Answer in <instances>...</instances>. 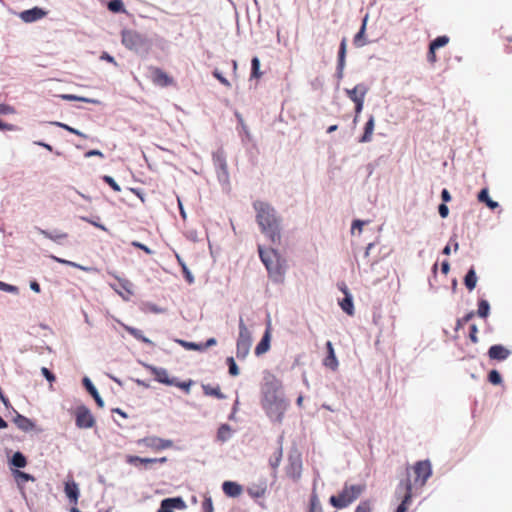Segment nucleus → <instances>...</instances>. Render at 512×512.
I'll use <instances>...</instances> for the list:
<instances>
[{
    "instance_id": "1",
    "label": "nucleus",
    "mask_w": 512,
    "mask_h": 512,
    "mask_svg": "<svg viewBox=\"0 0 512 512\" xmlns=\"http://www.w3.org/2000/svg\"><path fill=\"white\" fill-rule=\"evenodd\" d=\"M262 406L274 422L283 421L287 409L285 389L282 382L270 372H265L261 386Z\"/></svg>"
},
{
    "instance_id": "2",
    "label": "nucleus",
    "mask_w": 512,
    "mask_h": 512,
    "mask_svg": "<svg viewBox=\"0 0 512 512\" xmlns=\"http://www.w3.org/2000/svg\"><path fill=\"white\" fill-rule=\"evenodd\" d=\"M253 207L256 211V221L271 243L280 241V221L275 209L266 202L255 201Z\"/></svg>"
},
{
    "instance_id": "3",
    "label": "nucleus",
    "mask_w": 512,
    "mask_h": 512,
    "mask_svg": "<svg viewBox=\"0 0 512 512\" xmlns=\"http://www.w3.org/2000/svg\"><path fill=\"white\" fill-rule=\"evenodd\" d=\"M121 42L125 48L140 56H146L152 47V42L145 34L132 29L122 30Z\"/></svg>"
},
{
    "instance_id": "4",
    "label": "nucleus",
    "mask_w": 512,
    "mask_h": 512,
    "mask_svg": "<svg viewBox=\"0 0 512 512\" xmlns=\"http://www.w3.org/2000/svg\"><path fill=\"white\" fill-rule=\"evenodd\" d=\"M259 256L265 265L269 277L276 283H283L286 274L285 261H281L277 252L272 249L270 252H265L261 246L258 247Z\"/></svg>"
},
{
    "instance_id": "5",
    "label": "nucleus",
    "mask_w": 512,
    "mask_h": 512,
    "mask_svg": "<svg viewBox=\"0 0 512 512\" xmlns=\"http://www.w3.org/2000/svg\"><path fill=\"white\" fill-rule=\"evenodd\" d=\"M365 488L364 484L345 483L337 495H332L329 498V503L336 509L346 508L361 496Z\"/></svg>"
},
{
    "instance_id": "6",
    "label": "nucleus",
    "mask_w": 512,
    "mask_h": 512,
    "mask_svg": "<svg viewBox=\"0 0 512 512\" xmlns=\"http://www.w3.org/2000/svg\"><path fill=\"white\" fill-rule=\"evenodd\" d=\"M252 344V335L245 322H239V336L236 343V356L245 359L249 354Z\"/></svg>"
},
{
    "instance_id": "7",
    "label": "nucleus",
    "mask_w": 512,
    "mask_h": 512,
    "mask_svg": "<svg viewBox=\"0 0 512 512\" xmlns=\"http://www.w3.org/2000/svg\"><path fill=\"white\" fill-rule=\"evenodd\" d=\"M213 162L216 168L217 178L220 184H229V172L225 154L219 150L213 154Z\"/></svg>"
},
{
    "instance_id": "8",
    "label": "nucleus",
    "mask_w": 512,
    "mask_h": 512,
    "mask_svg": "<svg viewBox=\"0 0 512 512\" xmlns=\"http://www.w3.org/2000/svg\"><path fill=\"white\" fill-rule=\"evenodd\" d=\"M413 471L415 479L412 486L414 485L415 487L422 488L432 474L431 464L428 460L418 461L413 466Z\"/></svg>"
},
{
    "instance_id": "9",
    "label": "nucleus",
    "mask_w": 512,
    "mask_h": 512,
    "mask_svg": "<svg viewBox=\"0 0 512 512\" xmlns=\"http://www.w3.org/2000/svg\"><path fill=\"white\" fill-rule=\"evenodd\" d=\"M75 424L80 429H89L94 426L95 419L91 411L85 405H80L76 408Z\"/></svg>"
},
{
    "instance_id": "10",
    "label": "nucleus",
    "mask_w": 512,
    "mask_h": 512,
    "mask_svg": "<svg viewBox=\"0 0 512 512\" xmlns=\"http://www.w3.org/2000/svg\"><path fill=\"white\" fill-rule=\"evenodd\" d=\"M137 444L160 451L167 448H171L173 446V441L170 439H163L157 436H148L139 439L137 441Z\"/></svg>"
},
{
    "instance_id": "11",
    "label": "nucleus",
    "mask_w": 512,
    "mask_h": 512,
    "mask_svg": "<svg viewBox=\"0 0 512 512\" xmlns=\"http://www.w3.org/2000/svg\"><path fill=\"white\" fill-rule=\"evenodd\" d=\"M187 507L182 497H169L160 502L157 512H174V509L184 510Z\"/></svg>"
},
{
    "instance_id": "12",
    "label": "nucleus",
    "mask_w": 512,
    "mask_h": 512,
    "mask_svg": "<svg viewBox=\"0 0 512 512\" xmlns=\"http://www.w3.org/2000/svg\"><path fill=\"white\" fill-rule=\"evenodd\" d=\"M20 19L25 23H33L47 15V11L40 7H33L31 9L24 10L19 14Z\"/></svg>"
},
{
    "instance_id": "13",
    "label": "nucleus",
    "mask_w": 512,
    "mask_h": 512,
    "mask_svg": "<svg viewBox=\"0 0 512 512\" xmlns=\"http://www.w3.org/2000/svg\"><path fill=\"white\" fill-rule=\"evenodd\" d=\"M11 410L15 414L12 421L17 426V428L19 430L27 433V432L33 431L36 428V424L33 420L20 414L14 408Z\"/></svg>"
},
{
    "instance_id": "14",
    "label": "nucleus",
    "mask_w": 512,
    "mask_h": 512,
    "mask_svg": "<svg viewBox=\"0 0 512 512\" xmlns=\"http://www.w3.org/2000/svg\"><path fill=\"white\" fill-rule=\"evenodd\" d=\"M145 367L151 371V373L155 376V380L157 382L168 386H172V384H175V378H170L165 368L156 367L148 364L145 365Z\"/></svg>"
},
{
    "instance_id": "15",
    "label": "nucleus",
    "mask_w": 512,
    "mask_h": 512,
    "mask_svg": "<svg viewBox=\"0 0 512 512\" xmlns=\"http://www.w3.org/2000/svg\"><path fill=\"white\" fill-rule=\"evenodd\" d=\"M401 488H403L404 490V496L396 512H406L412 499V483L410 482V480H407L404 484H401L399 486V489Z\"/></svg>"
},
{
    "instance_id": "16",
    "label": "nucleus",
    "mask_w": 512,
    "mask_h": 512,
    "mask_svg": "<svg viewBox=\"0 0 512 512\" xmlns=\"http://www.w3.org/2000/svg\"><path fill=\"white\" fill-rule=\"evenodd\" d=\"M82 384L86 391L92 396V398L95 400L98 407L103 408L104 407V400L100 396L97 388L92 383L91 379L87 376L83 377Z\"/></svg>"
},
{
    "instance_id": "17",
    "label": "nucleus",
    "mask_w": 512,
    "mask_h": 512,
    "mask_svg": "<svg viewBox=\"0 0 512 512\" xmlns=\"http://www.w3.org/2000/svg\"><path fill=\"white\" fill-rule=\"evenodd\" d=\"M326 348H327V356L323 359V365L326 368L331 369L332 371H336L339 363L336 358L335 351H334L331 341H327Z\"/></svg>"
},
{
    "instance_id": "18",
    "label": "nucleus",
    "mask_w": 512,
    "mask_h": 512,
    "mask_svg": "<svg viewBox=\"0 0 512 512\" xmlns=\"http://www.w3.org/2000/svg\"><path fill=\"white\" fill-rule=\"evenodd\" d=\"M270 325H271V322H267V327L264 332V335L262 336L259 343L256 345L255 354L257 356H260V355L266 353L270 348V340H271Z\"/></svg>"
},
{
    "instance_id": "19",
    "label": "nucleus",
    "mask_w": 512,
    "mask_h": 512,
    "mask_svg": "<svg viewBox=\"0 0 512 512\" xmlns=\"http://www.w3.org/2000/svg\"><path fill=\"white\" fill-rule=\"evenodd\" d=\"M511 354L510 350L502 345H493L488 350V356L492 360L503 361Z\"/></svg>"
},
{
    "instance_id": "20",
    "label": "nucleus",
    "mask_w": 512,
    "mask_h": 512,
    "mask_svg": "<svg viewBox=\"0 0 512 512\" xmlns=\"http://www.w3.org/2000/svg\"><path fill=\"white\" fill-rule=\"evenodd\" d=\"M368 88L364 84H358L352 89H346V94L354 103L360 100H365Z\"/></svg>"
},
{
    "instance_id": "21",
    "label": "nucleus",
    "mask_w": 512,
    "mask_h": 512,
    "mask_svg": "<svg viewBox=\"0 0 512 512\" xmlns=\"http://www.w3.org/2000/svg\"><path fill=\"white\" fill-rule=\"evenodd\" d=\"M116 280L118 281V286L127 293V297L124 296V294L122 293V291H120L118 289V287L115 285V284H111V287L119 294L121 295L124 299H128L129 296H131L133 294V291H132V288H133V284L131 281H129L128 279L126 278H120L118 276H115Z\"/></svg>"
},
{
    "instance_id": "22",
    "label": "nucleus",
    "mask_w": 512,
    "mask_h": 512,
    "mask_svg": "<svg viewBox=\"0 0 512 512\" xmlns=\"http://www.w3.org/2000/svg\"><path fill=\"white\" fill-rule=\"evenodd\" d=\"M222 490L228 497L236 498L242 493V486L234 481H224Z\"/></svg>"
},
{
    "instance_id": "23",
    "label": "nucleus",
    "mask_w": 512,
    "mask_h": 512,
    "mask_svg": "<svg viewBox=\"0 0 512 512\" xmlns=\"http://www.w3.org/2000/svg\"><path fill=\"white\" fill-rule=\"evenodd\" d=\"M27 463V458L21 451L14 452L8 460L9 466L16 468L15 470L25 468Z\"/></svg>"
},
{
    "instance_id": "24",
    "label": "nucleus",
    "mask_w": 512,
    "mask_h": 512,
    "mask_svg": "<svg viewBox=\"0 0 512 512\" xmlns=\"http://www.w3.org/2000/svg\"><path fill=\"white\" fill-rule=\"evenodd\" d=\"M64 492L71 503L76 504L78 502L80 491L76 482H66Z\"/></svg>"
},
{
    "instance_id": "25",
    "label": "nucleus",
    "mask_w": 512,
    "mask_h": 512,
    "mask_svg": "<svg viewBox=\"0 0 512 512\" xmlns=\"http://www.w3.org/2000/svg\"><path fill=\"white\" fill-rule=\"evenodd\" d=\"M341 291L345 294L344 299L340 302V306L343 311H345L348 315H353V302L352 297L349 295L347 287L344 283L340 286Z\"/></svg>"
},
{
    "instance_id": "26",
    "label": "nucleus",
    "mask_w": 512,
    "mask_h": 512,
    "mask_svg": "<svg viewBox=\"0 0 512 512\" xmlns=\"http://www.w3.org/2000/svg\"><path fill=\"white\" fill-rule=\"evenodd\" d=\"M37 230L45 238L50 239L58 244H61V241L68 236L67 233L61 232L59 230L48 231L41 228H37Z\"/></svg>"
},
{
    "instance_id": "27",
    "label": "nucleus",
    "mask_w": 512,
    "mask_h": 512,
    "mask_svg": "<svg viewBox=\"0 0 512 512\" xmlns=\"http://www.w3.org/2000/svg\"><path fill=\"white\" fill-rule=\"evenodd\" d=\"M374 127H375V119H374V116L371 115L364 126V133L361 136V138L359 139L360 143H368L372 140Z\"/></svg>"
},
{
    "instance_id": "28",
    "label": "nucleus",
    "mask_w": 512,
    "mask_h": 512,
    "mask_svg": "<svg viewBox=\"0 0 512 512\" xmlns=\"http://www.w3.org/2000/svg\"><path fill=\"white\" fill-rule=\"evenodd\" d=\"M119 323L121 324L122 328L125 331H127L130 335H132L135 339H137V340H139V341H141L143 343H146V344H148L150 346L154 345L153 342L149 338H147V337H145L143 335V333H142V331L140 329L134 328L132 326L125 325L122 322H119Z\"/></svg>"
},
{
    "instance_id": "29",
    "label": "nucleus",
    "mask_w": 512,
    "mask_h": 512,
    "mask_svg": "<svg viewBox=\"0 0 512 512\" xmlns=\"http://www.w3.org/2000/svg\"><path fill=\"white\" fill-rule=\"evenodd\" d=\"M346 47H347V41L346 38H343L338 52V64H337V71L338 76L341 78L343 74V70L345 67V58H346Z\"/></svg>"
},
{
    "instance_id": "30",
    "label": "nucleus",
    "mask_w": 512,
    "mask_h": 512,
    "mask_svg": "<svg viewBox=\"0 0 512 512\" xmlns=\"http://www.w3.org/2000/svg\"><path fill=\"white\" fill-rule=\"evenodd\" d=\"M153 461H154L153 458H142V457L134 456V455H128L126 457L127 463L134 465V466L144 465L146 469L152 468Z\"/></svg>"
},
{
    "instance_id": "31",
    "label": "nucleus",
    "mask_w": 512,
    "mask_h": 512,
    "mask_svg": "<svg viewBox=\"0 0 512 512\" xmlns=\"http://www.w3.org/2000/svg\"><path fill=\"white\" fill-rule=\"evenodd\" d=\"M283 440H284V432H282V434L278 438V442L280 444L279 448L275 452L274 456H272L270 458V460H269L270 466L273 469L277 468L279 466V464H280V461H281V458H282V453H283V448H282Z\"/></svg>"
},
{
    "instance_id": "32",
    "label": "nucleus",
    "mask_w": 512,
    "mask_h": 512,
    "mask_svg": "<svg viewBox=\"0 0 512 512\" xmlns=\"http://www.w3.org/2000/svg\"><path fill=\"white\" fill-rule=\"evenodd\" d=\"M202 389L203 393L207 396H214L221 400L226 398V396L221 392L219 386L213 387L210 384H203Z\"/></svg>"
},
{
    "instance_id": "33",
    "label": "nucleus",
    "mask_w": 512,
    "mask_h": 512,
    "mask_svg": "<svg viewBox=\"0 0 512 512\" xmlns=\"http://www.w3.org/2000/svg\"><path fill=\"white\" fill-rule=\"evenodd\" d=\"M367 20H368V16L366 15L363 19L362 26H361L359 32L354 37V45L357 47H362L367 43L364 39Z\"/></svg>"
},
{
    "instance_id": "34",
    "label": "nucleus",
    "mask_w": 512,
    "mask_h": 512,
    "mask_svg": "<svg viewBox=\"0 0 512 512\" xmlns=\"http://www.w3.org/2000/svg\"><path fill=\"white\" fill-rule=\"evenodd\" d=\"M464 284L469 291H472L476 287L477 276H476L475 269L473 267H471L468 270V272L464 278Z\"/></svg>"
},
{
    "instance_id": "35",
    "label": "nucleus",
    "mask_w": 512,
    "mask_h": 512,
    "mask_svg": "<svg viewBox=\"0 0 512 512\" xmlns=\"http://www.w3.org/2000/svg\"><path fill=\"white\" fill-rule=\"evenodd\" d=\"M154 81L161 86H168L172 83V79L161 69L155 70Z\"/></svg>"
},
{
    "instance_id": "36",
    "label": "nucleus",
    "mask_w": 512,
    "mask_h": 512,
    "mask_svg": "<svg viewBox=\"0 0 512 512\" xmlns=\"http://www.w3.org/2000/svg\"><path fill=\"white\" fill-rule=\"evenodd\" d=\"M12 474H13L14 478L16 479L17 484L19 486L21 483H24V482H29V481L34 482L35 481V477L32 474H29V473H26V472H23L20 470H12Z\"/></svg>"
},
{
    "instance_id": "37",
    "label": "nucleus",
    "mask_w": 512,
    "mask_h": 512,
    "mask_svg": "<svg viewBox=\"0 0 512 512\" xmlns=\"http://www.w3.org/2000/svg\"><path fill=\"white\" fill-rule=\"evenodd\" d=\"M231 438V427L228 424H222L217 431V440L224 443Z\"/></svg>"
},
{
    "instance_id": "38",
    "label": "nucleus",
    "mask_w": 512,
    "mask_h": 512,
    "mask_svg": "<svg viewBox=\"0 0 512 512\" xmlns=\"http://www.w3.org/2000/svg\"><path fill=\"white\" fill-rule=\"evenodd\" d=\"M478 200L480 202L485 203L489 208L495 209L498 207V203L496 201H493L489 197L488 189L484 188L482 189L478 194Z\"/></svg>"
},
{
    "instance_id": "39",
    "label": "nucleus",
    "mask_w": 512,
    "mask_h": 512,
    "mask_svg": "<svg viewBox=\"0 0 512 512\" xmlns=\"http://www.w3.org/2000/svg\"><path fill=\"white\" fill-rule=\"evenodd\" d=\"M302 470V463L300 457L293 459L290 463V477L297 479L300 477Z\"/></svg>"
},
{
    "instance_id": "40",
    "label": "nucleus",
    "mask_w": 512,
    "mask_h": 512,
    "mask_svg": "<svg viewBox=\"0 0 512 512\" xmlns=\"http://www.w3.org/2000/svg\"><path fill=\"white\" fill-rule=\"evenodd\" d=\"M107 8L112 13H125L126 9L122 0H111L107 4Z\"/></svg>"
},
{
    "instance_id": "41",
    "label": "nucleus",
    "mask_w": 512,
    "mask_h": 512,
    "mask_svg": "<svg viewBox=\"0 0 512 512\" xmlns=\"http://www.w3.org/2000/svg\"><path fill=\"white\" fill-rule=\"evenodd\" d=\"M60 97L63 100H67V101H81V102L92 103V104H98L99 103V101L96 100V99L76 96V95H73V94H62V95H60Z\"/></svg>"
},
{
    "instance_id": "42",
    "label": "nucleus",
    "mask_w": 512,
    "mask_h": 512,
    "mask_svg": "<svg viewBox=\"0 0 512 512\" xmlns=\"http://www.w3.org/2000/svg\"><path fill=\"white\" fill-rule=\"evenodd\" d=\"M490 305L487 300L480 299L478 302L477 315L480 318H486L489 315Z\"/></svg>"
},
{
    "instance_id": "43",
    "label": "nucleus",
    "mask_w": 512,
    "mask_h": 512,
    "mask_svg": "<svg viewBox=\"0 0 512 512\" xmlns=\"http://www.w3.org/2000/svg\"><path fill=\"white\" fill-rule=\"evenodd\" d=\"M52 260L58 262V263H61V264H64V265H68V266H71V267H75V268H78V269H81V270H84V271H88L89 268L87 267H84L76 262H73V261H70V260H66V259H63V258H59L55 255H50L49 256Z\"/></svg>"
},
{
    "instance_id": "44",
    "label": "nucleus",
    "mask_w": 512,
    "mask_h": 512,
    "mask_svg": "<svg viewBox=\"0 0 512 512\" xmlns=\"http://www.w3.org/2000/svg\"><path fill=\"white\" fill-rule=\"evenodd\" d=\"M262 73L260 72V60L257 56H254L251 60V78H260Z\"/></svg>"
},
{
    "instance_id": "45",
    "label": "nucleus",
    "mask_w": 512,
    "mask_h": 512,
    "mask_svg": "<svg viewBox=\"0 0 512 512\" xmlns=\"http://www.w3.org/2000/svg\"><path fill=\"white\" fill-rule=\"evenodd\" d=\"M226 364L228 366V372L231 376L236 377L239 375V367L232 356L227 357Z\"/></svg>"
},
{
    "instance_id": "46",
    "label": "nucleus",
    "mask_w": 512,
    "mask_h": 512,
    "mask_svg": "<svg viewBox=\"0 0 512 512\" xmlns=\"http://www.w3.org/2000/svg\"><path fill=\"white\" fill-rule=\"evenodd\" d=\"M176 343L181 345L186 350H194V351H200V344L196 342H190L183 339H175Z\"/></svg>"
},
{
    "instance_id": "47",
    "label": "nucleus",
    "mask_w": 512,
    "mask_h": 512,
    "mask_svg": "<svg viewBox=\"0 0 512 512\" xmlns=\"http://www.w3.org/2000/svg\"><path fill=\"white\" fill-rule=\"evenodd\" d=\"M53 125L55 126H58V127H61L63 129H65L66 131L70 132V133H73L75 135H78L80 137H83V138H87V135H85L84 133H82L80 130L78 129H75L65 123H62V122H52Z\"/></svg>"
},
{
    "instance_id": "48",
    "label": "nucleus",
    "mask_w": 512,
    "mask_h": 512,
    "mask_svg": "<svg viewBox=\"0 0 512 512\" xmlns=\"http://www.w3.org/2000/svg\"><path fill=\"white\" fill-rule=\"evenodd\" d=\"M448 42H449V37L439 36L430 43V46H432V49H438L440 47H444L445 45H447Z\"/></svg>"
},
{
    "instance_id": "49",
    "label": "nucleus",
    "mask_w": 512,
    "mask_h": 512,
    "mask_svg": "<svg viewBox=\"0 0 512 512\" xmlns=\"http://www.w3.org/2000/svg\"><path fill=\"white\" fill-rule=\"evenodd\" d=\"M265 487H250L248 488V494L253 498L263 497L265 494Z\"/></svg>"
},
{
    "instance_id": "50",
    "label": "nucleus",
    "mask_w": 512,
    "mask_h": 512,
    "mask_svg": "<svg viewBox=\"0 0 512 512\" xmlns=\"http://www.w3.org/2000/svg\"><path fill=\"white\" fill-rule=\"evenodd\" d=\"M95 219L93 218H89V217H86V216H81L80 219L85 221V222H88L90 224H92L93 226L103 230V231H108V229L106 228V226H104L103 224H101L100 222H98L97 220H99V216H96Z\"/></svg>"
},
{
    "instance_id": "51",
    "label": "nucleus",
    "mask_w": 512,
    "mask_h": 512,
    "mask_svg": "<svg viewBox=\"0 0 512 512\" xmlns=\"http://www.w3.org/2000/svg\"><path fill=\"white\" fill-rule=\"evenodd\" d=\"M102 180L108 184L115 192H120L121 188L118 185V183L115 181V179L109 175H104L102 177Z\"/></svg>"
},
{
    "instance_id": "52",
    "label": "nucleus",
    "mask_w": 512,
    "mask_h": 512,
    "mask_svg": "<svg viewBox=\"0 0 512 512\" xmlns=\"http://www.w3.org/2000/svg\"><path fill=\"white\" fill-rule=\"evenodd\" d=\"M488 380L493 385H499L502 382L501 375L496 370H491L488 374Z\"/></svg>"
},
{
    "instance_id": "53",
    "label": "nucleus",
    "mask_w": 512,
    "mask_h": 512,
    "mask_svg": "<svg viewBox=\"0 0 512 512\" xmlns=\"http://www.w3.org/2000/svg\"><path fill=\"white\" fill-rule=\"evenodd\" d=\"M193 384L192 380L179 382L177 378H175V384H172V386H176L182 390H184L186 393L190 392V387Z\"/></svg>"
},
{
    "instance_id": "54",
    "label": "nucleus",
    "mask_w": 512,
    "mask_h": 512,
    "mask_svg": "<svg viewBox=\"0 0 512 512\" xmlns=\"http://www.w3.org/2000/svg\"><path fill=\"white\" fill-rule=\"evenodd\" d=\"M0 290L8 292V293H12V294H17L18 291H19L17 286H14V285H11V284H7V283L2 282V281H0Z\"/></svg>"
},
{
    "instance_id": "55",
    "label": "nucleus",
    "mask_w": 512,
    "mask_h": 512,
    "mask_svg": "<svg viewBox=\"0 0 512 512\" xmlns=\"http://www.w3.org/2000/svg\"><path fill=\"white\" fill-rule=\"evenodd\" d=\"M203 512H214L213 501L211 497H205L202 502Z\"/></svg>"
},
{
    "instance_id": "56",
    "label": "nucleus",
    "mask_w": 512,
    "mask_h": 512,
    "mask_svg": "<svg viewBox=\"0 0 512 512\" xmlns=\"http://www.w3.org/2000/svg\"><path fill=\"white\" fill-rule=\"evenodd\" d=\"M41 374L43 375V377L50 383L54 382L56 377L55 375L53 374L52 371H50L48 368L46 367H42L41 368Z\"/></svg>"
},
{
    "instance_id": "57",
    "label": "nucleus",
    "mask_w": 512,
    "mask_h": 512,
    "mask_svg": "<svg viewBox=\"0 0 512 512\" xmlns=\"http://www.w3.org/2000/svg\"><path fill=\"white\" fill-rule=\"evenodd\" d=\"M200 344V352H203L205 351L207 348H210L212 346H215L217 344V340L216 338L214 337H211L209 339L206 340V342L204 343H199Z\"/></svg>"
},
{
    "instance_id": "58",
    "label": "nucleus",
    "mask_w": 512,
    "mask_h": 512,
    "mask_svg": "<svg viewBox=\"0 0 512 512\" xmlns=\"http://www.w3.org/2000/svg\"><path fill=\"white\" fill-rule=\"evenodd\" d=\"M131 245L133 247H135V248L143 250L148 255H152L153 254V251L148 246H146L145 244H143V243H141L139 241H132Z\"/></svg>"
},
{
    "instance_id": "59",
    "label": "nucleus",
    "mask_w": 512,
    "mask_h": 512,
    "mask_svg": "<svg viewBox=\"0 0 512 512\" xmlns=\"http://www.w3.org/2000/svg\"><path fill=\"white\" fill-rule=\"evenodd\" d=\"M355 512H371V504L369 501H362L355 509Z\"/></svg>"
},
{
    "instance_id": "60",
    "label": "nucleus",
    "mask_w": 512,
    "mask_h": 512,
    "mask_svg": "<svg viewBox=\"0 0 512 512\" xmlns=\"http://www.w3.org/2000/svg\"><path fill=\"white\" fill-rule=\"evenodd\" d=\"M182 272H183L184 277L188 283H190V284L194 283V276L186 264H183Z\"/></svg>"
},
{
    "instance_id": "61",
    "label": "nucleus",
    "mask_w": 512,
    "mask_h": 512,
    "mask_svg": "<svg viewBox=\"0 0 512 512\" xmlns=\"http://www.w3.org/2000/svg\"><path fill=\"white\" fill-rule=\"evenodd\" d=\"M318 509H320L319 501L317 496L314 495L310 499L309 512H316Z\"/></svg>"
},
{
    "instance_id": "62",
    "label": "nucleus",
    "mask_w": 512,
    "mask_h": 512,
    "mask_svg": "<svg viewBox=\"0 0 512 512\" xmlns=\"http://www.w3.org/2000/svg\"><path fill=\"white\" fill-rule=\"evenodd\" d=\"M100 59L112 63L114 66L118 67V63L116 62L115 58L111 56L108 52H102Z\"/></svg>"
},
{
    "instance_id": "63",
    "label": "nucleus",
    "mask_w": 512,
    "mask_h": 512,
    "mask_svg": "<svg viewBox=\"0 0 512 512\" xmlns=\"http://www.w3.org/2000/svg\"><path fill=\"white\" fill-rule=\"evenodd\" d=\"M354 104H355V117H354V122H357V120H358V116H359V114L361 113V111H362V109H363L364 100L357 101V102H355Z\"/></svg>"
},
{
    "instance_id": "64",
    "label": "nucleus",
    "mask_w": 512,
    "mask_h": 512,
    "mask_svg": "<svg viewBox=\"0 0 512 512\" xmlns=\"http://www.w3.org/2000/svg\"><path fill=\"white\" fill-rule=\"evenodd\" d=\"M213 75L225 86H228V87L230 86V82L218 70H214Z\"/></svg>"
}]
</instances>
